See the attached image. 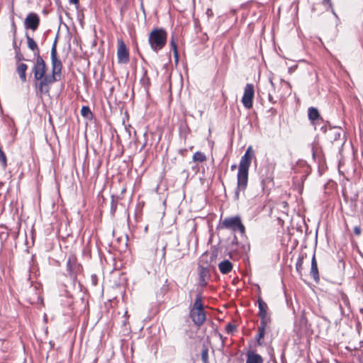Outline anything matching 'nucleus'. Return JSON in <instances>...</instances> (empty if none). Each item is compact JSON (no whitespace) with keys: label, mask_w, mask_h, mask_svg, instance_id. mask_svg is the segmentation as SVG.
Wrapping results in <instances>:
<instances>
[{"label":"nucleus","mask_w":363,"mask_h":363,"mask_svg":"<svg viewBox=\"0 0 363 363\" xmlns=\"http://www.w3.org/2000/svg\"><path fill=\"white\" fill-rule=\"evenodd\" d=\"M167 32L163 28H155L149 34L148 42L151 49L157 52L167 44Z\"/></svg>","instance_id":"obj_1"},{"label":"nucleus","mask_w":363,"mask_h":363,"mask_svg":"<svg viewBox=\"0 0 363 363\" xmlns=\"http://www.w3.org/2000/svg\"><path fill=\"white\" fill-rule=\"evenodd\" d=\"M59 80L60 79L52 73L35 79L33 82V84L35 89L36 95L42 96L43 94H49L51 85Z\"/></svg>","instance_id":"obj_2"},{"label":"nucleus","mask_w":363,"mask_h":363,"mask_svg":"<svg viewBox=\"0 0 363 363\" xmlns=\"http://www.w3.org/2000/svg\"><path fill=\"white\" fill-rule=\"evenodd\" d=\"M48 65L40 55L33 59V65L31 67L30 75L33 76V82L47 74Z\"/></svg>","instance_id":"obj_3"},{"label":"nucleus","mask_w":363,"mask_h":363,"mask_svg":"<svg viewBox=\"0 0 363 363\" xmlns=\"http://www.w3.org/2000/svg\"><path fill=\"white\" fill-rule=\"evenodd\" d=\"M67 276L75 283L77 279V276L83 271L82 265L77 262L75 256H69L67 261Z\"/></svg>","instance_id":"obj_4"},{"label":"nucleus","mask_w":363,"mask_h":363,"mask_svg":"<svg viewBox=\"0 0 363 363\" xmlns=\"http://www.w3.org/2000/svg\"><path fill=\"white\" fill-rule=\"evenodd\" d=\"M221 228L229 229L233 232L238 231L242 235L245 232V228L239 216L225 218L222 222Z\"/></svg>","instance_id":"obj_5"},{"label":"nucleus","mask_w":363,"mask_h":363,"mask_svg":"<svg viewBox=\"0 0 363 363\" xmlns=\"http://www.w3.org/2000/svg\"><path fill=\"white\" fill-rule=\"evenodd\" d=\"M248 183V172L238 170L237 174V187L235 191L234 198L235 200L239 199L240 192H244L247 189Z\"/></svg>","instance_id":"obj_6"},{"label":"nucleus","mask_w":363,"mask_h":363,"mask_svg":"<svg viewBox=\"0 0 363 363\" xmlns=\"http://www.w3.org/2000/svg\"><path fill=\"white\" fill-rule=\"evenodd\" d=\"M255 95L254 85L252 84H247L244 94L242 98V103L246 108H251L253 105V99Z\"/></svg>","instance_id":"obj_7"},{"label":"nucleus","mask_w":363,"mask_h":363,"mask_svg":"<svg viewBox=\"0 0 363 363\" xmlns=\"http://www.w3.org/2000/svg\"><path fill=\"white\" fill-rule=\"evenodd\" d=\"M117 58L119 64H127L130 60L128 49L122 39H118Z\"/></svg>","instance_id":"obj_8"},{"label":"nucleus","mask_w":363,"mask_h":363,"mask_svg":"<svg viewBox=\"0 0 363 363\" xmlns=\"http://www.w3.org/2000/svg\"><path fill=\"white\" fill-rule=\"evenodd\" d=\"M254 151L252 150V147H248L244 155L242 156L240 159L238 170L249 172V168L250 167L252 159L254 157Z\"/></svg>","instance_id":"obj_9"},{"label":"nucleus","mask_w":363,"mask_h":363,"mask_svg":"<svg viewBox=\"0 0 363 363\" xmlns=\"http://www.w3.org/2000/svg\"><path fill=\"white\" fill-rule=\"evenodd\" d=\"M40 19L39 16L34 12H30L24 20V27L35 31L39 27Z\"/></svg>","instance_id":"obj_10"},{"label":"nucleus","mask_w":363,"mask_h":363,"mask_svg":"<svg viewBox=\"0 0 363 363\" xmlns=\"http://www.w3.org/2000/svg\"><path fill=\"white\" fill-rule=\"evenodd\" d=\"M189 317L195 325L200 327L206 319V311L205 310L196 311L189 309Z\"/></svg>","instance_id":"obj_11"},{"label":"nucleus","mask_w":363,"mask_h":363,"mask_svg":"<svg viewBox=\"0 0 363 363\" xmlns=\"http://www.w3.org/2000/svg\"><path fill=\"white\" fill-rule=\"evenodd\" d=\"M308 117L311 124L315 126V128L324 121L318 108L313 106L308 108Z\"/></svg>","instance_id":"obj_12"},{"label":"nucleus","mask_w":363,"mask_h":363,"mask_svg":"<svg viewBox=\"0 0 363 363\" xmlns=\"http://www.w3.org/2000/svg\"><path fill=\"white\" fill-rule=\"evenodd\" d=\"M52 74L60 79L62 69V62L59 59L57 54L50 55Z\"/></svg>","instance_id":"obj_13"},{"label":"nucleus","mask_w":363,"mask_h":363,"mask_svg":"<svg viewBox=\"0 0 363 363\" xmlns=\"http://www.w3.org/2000/svg\"><path fill=\"white\" fill-rule=\"evenodd\" d=\"M25 37L27 40V45L29 50L33 52L34 58L38 57V55H40V49L35 40L30 37L28 33H26Z\"/></svg>","instance_id":"obj_14"},{"label":"nucleus","mask_w":363,"mask_h":363,"mask_svg":"<svg viewBox=\"0 0 363 363\" xmlns=\"http://www.w3.org/2000/svg\"><path fill=\"white\" fill-rule=\"evenodd\" d=\"M28 65L25 63H16V72L18 74L19 79L22 83H24L27 81L26 72L28 70Z\"/></svg>","instance_id":"obj_15"},{"label":"nucleus","mask_w":363,"mask_h":363,"mask_svg":"<svg viewBox=\"0 0 363 363\" xmlns=\"http://www.w3.org/2000/svg\"><path fill=\"white\" fill-rule=\"evenodd\" d=\"M310 274L311 277L313 279L315 282L318 283L320 280L319 277V272L318 269V264L315 259V253L313 255V257L311 259V271Z\"/></svg>","instance_id":"obj_16"},{"label":"nucleus","mask_w":363,"mask_h":363,"mask_svg":"<svg viewBox=\"0 0 363 363\" xmlns=\"http://www.w3.org/2000/svg\"><path fill=\"white\" fill-rule=\"evenodd\" d=\"M202 293L201 291L197 292L196 294L195 300L193 305L189 306V309L192 310H205L204 304L202 301Z\"/></svg>","instance_id":"obj_17"},{"label":"nucleus","mask_w":363,"mask_h":363,"mask_svg":"<svg viewBox=\"0 0 363 363\" xmlns=\"http://www.w3.org/2000/svg\"><path fill=\"white\" fill-rule=\"evenodd\" d=\"M218 269L221 274H227L233 269V264L228 259L220 262L218 264Z\"/></svg>","instance_id":"obj_18"},{"label":"nucleus","mask_w":363,"mask_h":363,"mask_svg":"<svg viewBox=\"0 0 363 363\" xmlns=\"http://www.w3.org/2000/svg\"><path fill=\"white\" fill-rule=\"evenodd\" d=\"M257 303H258V308H259L258 315L259 316H262V315H269L267 313L268 306L263 301V299L262 298V297L260 296H259V297H258Z\"/></svg>","instance_id":"obj_19"},{"label":"nucleus","mask_w":363,"mask_h":363,"mask_svg":"<svg viewBox=\"0 0 363 363\" xmlns=\"http://www.w3.org/2000/svg\"><path fill=\"white\" fill-rule=\"evenodd\" d=\"M262 357L253 352H248L246 363H262Z\"/></svg>","instance_id":"obj_20"},{"label":"nucleus","mask_w":363,"mask_h":363,"mask_svg":"<svg viewBox=\"0 0 363 363\" xmlns=\"http://www.w3.org/2000/svg\"><path fill=\"white\" fill-rule=\"evenodd\" d=\"M307 257L306 253L301 254L296 262V270L299 276H302L303 259Z\"/></svg>","instance_id":"obj_21"},{"label":"nucleus","mask_w":363,"mask_h":363,"mask_svg":"<svg viewBox=\"0 0 363 363\" xmlns=\"http://www.w3.org/2000/svg\"><path fill=\"white\" fill-rule=\"evenodd\" d=\"M199 278L210 279V269L208 266L199 265Z\"/></svg>","instance_id":"obj_22"},{"label":"nucleus","mask_w":363,"mask_h":363,"mask_svg":"<svg viewBox=\"0 0 363 363\" xmlns=\"http://www.w3.org/2000/svg\"><path fill=\"white\" fill-rule=\"evenodd\" d=\"M330 138L333 142L340 140L342 136V130L340 128H330Z\"/></svg>","instance_id":"obj_23"},{"label":"nucleus","mask_w":363,"mask_h":363,"mask_svg":"<svg viewBox=\"0 0 363 363\" xmlns=\"http://www.w3.org/2000/svg\"><path fill=\"white\" fill-rule=\"evenodd\" d=\"M143 74L140 79V83L147 90L150 86V79L147 76V70L145 68L143 67Z\"/></svg>","instance_id":"obj_24"},{"label":"nucleus","mask_w":363,"mask_h":363,"mask_svg":"<svg viewBox=\"0 0 363 363\" xmlns=\"http://www.w3.org/2000/svg\"><path fill=\"white\" fill-rule=\"evenodd\" d=\"M118 199V196H115L113 195L111 196L110 213L113 216L115 215V213L116 211Z\"/></svg>","instance_id":"obj_25"},{"label":"nucleus","mask_w":363,"mask_h":363,"mask_svg":"<svg viewBox=\"0 0 363 363\" xmlns=\"http://www.w3.org/2000/svg\"><path fill=\"white\" fill-rule=\"evenodd\" d=\"M81 115L88 119H92L93 113L88 106H83L81 109Z\"/></svg>","instance_id":"obj_26"},{"label":"nucleus","mask_w":363,"mask_h":363,"mask_svg":"<svg viewBox=\"0 0 363 363\" xmlns=\"http://www.w3.org/2000/svg\"><path fill=\"white\" fill-rule=\"evenodd\" d=\"M206 160V156L204 153L197 151L193 155V161L196 162H202Z\"/></svg>","instance_id":"obj_27"},{"label":"nucleus","mask_w":363,"mask_h":363,"mask_svg":"<svg viewBox=\"0 0 363 363\" xmlns=\"http://www.w3.org/2000/svg\"><path fill=\"white\" fill-rule=\"evenodd\" d=\"M9 236V233L6 227H0V240L1 242H6Z\"/></svg>","instance_id":"obj_28"},{"label":"nucleus","mask_w":363,"mask_h":363,"mask_svg":"<svg viewBox=\"0 0 363 363\" xmlns=\"http://www.w3.org/2000/svg\"><path fill=\"white\" fill-rule=\"evenodd\" d=\"M270 183L273 184L272 174L267 175L265 178H263V175H262L261 184L262 189H264V188Z\"/></svg>","instance_id":"obj_29"},{"label":"nucleus","mask_w":363,"mask_h":363,"mask_svg":"<svg viewBox=\"0 0 363 363\" xmlns=\"http://www.w3.org/2000/svg\"><path fill=\"white\" fill-rule=\"evenodd\" d=\"M13 28V48L16 52L17 50H21L20 46H18L16 43V28L14 22L12 23Z\"/></svg>","instance_id":"obj_30"},{"label":"nucleus","mask_w":363,"mask_h":363,"mask_svg":"<svg viewBox=\"0 0 363 363\" xmlns=\"http://www.w3.org/2000/svg\"><path fill=\"white\" fill-rule=\"evenodd\" d=\"M15 60L17 63H20L22 61H29L28 60L26 59L24 55L21 53V50H17L15 52Z\"/></svg>","instance_id":"obj_31"},{"label":"nucleus","mask_w":363,"mask_h":363,"mask_svg":"<svg viewBox=\"0 0 363 363\" xmlns=\"http://www.w3.org/2000/svg\"><path fill=\"white\" fill-rule=\"evenodd\" d=\"M201 360L203 363H209L208 362V350L207 347L203 348L201 351Z\"/></svg>","instance_id":"obj_32"},{"label":"nucleus","mask_w":363,"mask_h":363,"mask_svg":"<svg viewBox=\"0 0 363 363\" xmlns=\"http://www.w3.org/2000/svg\"><path fill=\"white\" fill-rule=\"evenodd\" d=\"M169 45H170L171 50H172L173 52H178L177 44V42L175 40V37L173 34L172 35V37H171Z\"/></svg>","instance_id":"obj_33"},{"label":"nucleus","mask_w":363,"mask_h":363,"mask_svg":"<svg viewBox=\"0 0 363 363\" xmlns=\"http://www.w3.org/2000/svg\"><path fill=\"white\" fill-rule=\"evenodd\" d=\"M265 330L258 328V333L257 335L256 339L259 345H261L260 340L264 337Z\"/></svg>","instance_id":"obj_34"},{"label":"nucleus","mask_w":363,"mask_h":363,"mask_svg":"<svg viewBox=\"0 0 363 363\" xmlns=\"http://www.w3.org/2000/svg\"><path fill=\"white\" fill-rule=\"evenodd\" d=\"M236 330V326L230 323H228L225 326V331L228 334H231Z\"/></svg>","instance_id":"obj_35"},{"label":"nucleus","mask_w":363,"mask_h":363,"mask_svg":"<svg viewBox=\"0 0 363 363\" xmlns=\"http://www.w3.org/2000/svg\"><path fill=\"white\" fill-rule=\"evenodd\" d=\"M57 40H58V33L57 34L55 38V40L52 43V48H51V52H50V55H56L57 54Z\"/></svg>","instance_id":"obj_36"},{"label":"nucleus","mask_w":363,"mask_h":363,"mask_svg":"<svg viewBox=\"0 0 363 363\" xmlns=\"http://www.w3.org/2000/svg\"><path fill=\"white\" fill-rule=\"evenodd\" d=\"M323 4L325 6H328L331 9V11L333 14L335 16L336 18H338L337 15L335 12L334 9H333V4L330 0H323Z\"/></svg>","instance_id":"obj_37"},{"label":"nucleus","mask_w":363,"mask_h":363,"mask_svg":"<svg viewBox=\"0 0 363 363\" xmlns=\"http://www.w3.org/2000/svg\"><path fill=\"white\" fill-rule=\"evenodd\" d=\"M350 211L352 213V215H354L355 213L357 212V203L356 202H350Z\"/></svg>","instance_id":"obj_38"},{"label":"nucleus","mask_w":363,"mask_h":363,"mask_svg":"<svg viewBox=\"0 0 363 363\" xmlns=\"http://www.w3.org/2000/svg\"><path fill=\"white\" fill-rule=\"evenodd\" d=\"M259 318L261 320L264 321L267 324L271 323L272 319L269 315L259 316Z\"/></svg>","instance_id":"obj_39"},{"label":"nucleus","mask_w":363,"mask_h":363,"mask_svg":"<svg viewBox=\"0 0 363 363\" xmlns=\"http://www.w3.org/2000/svg\"><path fill=\"white\" fill-rule=\"evenodd\" d=\"M218 256V252L216 250L212 251L210 256V262H214Z\"/></svg>","instance_id":"obj_40"},{"label":"nucleus","mask_w":363,"mask_h":363,"mask_svg":"<svg viewBox=\"0 0 363 363\" xmlns=\"http://www.w3.org/2000/svg\"><path fill=\"white\" fill-rule=\"evenodd\" d=\"M199 285L201 287H205L207 286L208 279H204V278H199Z\"/></svg>","instance_id":"obj_41"},{"label":"nucleus","mask_w":363,"mask_h":363,"mask_svg":"<svg viewBox=\"0 0 363 363\" xmlns=\"http://www.w3.org/2000/svg\"><path fill=\"white\" fill-rule=\"evenodd\" d=\"M359 199V191L355 193L353 196H352L350 199V202H356Z\"/></svg>","instance_id":"obj_42"},{"label":"nucleus","mask_w":363,"mask_h":363,"mask_svg":"<svg viewBox=\"0 0 363 363\" xmlns=\"http://www.w3.org/2000/svg\"><path fill=\"white\" fill-rule=\"evenodd\" d=\"M354 233L356 235H359L361 234V228H360L359 226H358V225L354 226Z\"/></svg>","instance_id":"obj_43"},{"label":"nucleus","mask_w":363,"mask_h":363,"mask_svg":"<svg viewBox=\"0 0 363 363\" xmlns=\"http://www.w3.org/2000/svg\"><path fill=\"white\" fill-rule=\"evenodd\" d=\"M230 245H231L232 246H233V245H238V238H237V236H236L235 235H234V236H233V240L231 241Z\"/></svg>","instance_id":"obj_44"},{"label":"nucleus","mask_w":363,"mask_h":363,"mask_svg":"<svg viewBox=\"0 0 363 363\" xmlns=\"http://www.w3.org/2000/svg\"><path fill=\"white\" fill-rule=\"evenodd\" d=\"M267 325L268 324L267 323L260 320V325L258 326V328L265 330Z\"/></svg>","instance_id":"obj_45"},{"label":"nucleus","mask_w":363,"mask_h":363,"mask_svg":"<svg viewBox=\"0 0 363 363\" xmlns=\"http://www.w3.org/2000/svg\"><path fill=\"white\" fill-rule=\"evenodd\" d=\"M359 350L362 352L363 353V342H359V346L358 347H354V350Z\"/></svg>","instance_id":"obj_46"},{"label":"nucleus","mask_w":363,"mask_h":363,"mask_svg":"<svg viewBox=\"0 0 363 363\" xmlns=\"http://www.w3.org/2000/svg\"><path fill=\"white\" fill-rule=\"evenodd\" d=\"M91 281L93 285L96 286L97 284V277L96 274L91 275Z\"/></svg>","instance_id":"obj_47"},{"label":"nucleus","mask_w":363,"mask_h":363,"mask_svg":"<svg viewBox=\"0 0 363 363\" xmlns=\"http://www.w3.org/2000/svg\"><path fill=\"white\" fill-rule=\"evenodd\" d=\"M173 53H174V57L175 63L177 64L178 62H179V52H174Z\"/></svg>","instance_id":"obj_48"},{"label":"nucleus","mask_w":363,"mask_h":363,"mask_svg":"<svg viewBox=\"0 0 363 363\" xmlns=\"http://www.w3.org/2000/svg\"><path fill=\"white\" fill-rule=\"evenodd\" d=\"M140 7L141 11H143V13H144L145 17H146L145 9L144 4H143V1H141V2H140Z\"/></svg>","instance_id":"obj_49"},{"label":"nucleus","mask_w":363,"mask_h":363,"mask_svg":"<svg viewBox=\"0 0 363 363\" xmlns=\"http://www.w3.org/2000/svg\"><path fill=\"white\" fill-rule=\"evenodd\" d=\"M206 15L208 16V17H211L213 16V11L212 9H208L206 10Z\"/></svg>","instance_id":"obj_50"},{"label":"nucleus","mask_w":363,"mask_h":363,"mask_svg":"<svg viewBox=\"0 0 363 363\" xmlns=\"http://www.w3.org/2000/svg\"><path fill=\"white\" fill-rule=\"evenodd\" d=\"M165 255H166V246L162 248V260L163 259L165 262Z\"/></svg>","instance_id":"obj_51"},{"label":"nucleus","mask_w":363,"mask_h":363,"mask_svg":"<svg viewBox=\"0 0 363 363\" xmlns=\"http://www.w3.org/2000/svg\"><path fill=\"white\" fill-rule=\"evenodd\" d=\"M218 336H219V338L220 339V340H221V342H222V346H224V344H225V337H224L223 336V335H222V334H220V333H218Z\"/></svg>","instance_id":"obj_52"},{"label":"nucleus","mask_w":363,"mask_h":363,"mask_svg":"<svg viewBox=\"0 0 363 363\" xmlns=\"http://www.w3.org/2000/svg\"><path fill=\"white\" fill-rule=\"evenodd\" d=\"M320 130L323 133H325L327 132V130H328V129H327V125H323L320 128Z\"/></svg>","instance_id":"obj_53"},{"label":"nucleus","mask_w":363,"mask_h":363,"mask_svg":"<svg viewBox=\"0 0 363 363\" xmlns=\"http://www.w3.org/2000/svg\"><path fill=\"white\" fill-rule=\"evenodd\" d=\"M359 200L363 205V189L359 191Z\"/></svg>","instance_id":"obj_54"},{"label":"nucleus","mask_w":363,"mask_h":363,"mask_svg":"<svg viewBox=\"0 0 363 363\" xmlns=\"http://www.w3.org/2000/svg\"><path fill=\"white\" fill-rule=\"evenodd\" d=\"M296 68H297V65H294L293 67H289V72L292 73L293 72H294L296 70Z\"/></svg>","instance_id":"obj_55"},{"label":"nucleus","mask_w":363,"mask_h":363,"mask_svg":"<svg viewBox=\"0 0 363 363\" xmlns=\"http://www.w3.org/2000/svg\"><path fill=\"white\" fill-rule=\"evenodd\" d=\"M69 1L70 4L78 5L79 2V0H69Z\"/></svg>","instance_id":"obj_56"},{"label":"nucleus","mask_w":363,"mask_h":363,"mask_svg":"<svg viewBox=\"0 0 363 363\" xmlns=\"http://www.w3.org/2000/svg\"><path fill=\"white\" fill-rule=\"evenodd\" d=\"M146 145H147V140H145V143H143V145H142V147H140L139 151L141 152L144 149V147L146 146Z\"/></svg>","instance_id":"obj_57"},{"label":"nucleus","mask_w":363,"mask_h":363,"mask_svg":"<svg viewBox=\"0 0 363 363\" xmlns=\"http://www.w3.org/2000/svg\"><path fill=\"white\" fill-rule=\"evenodd\" d=\"M139 56L140 57L141 60H142L145 63H147L146 60L145 59V57H143V55L141 53H139Z\"/></svg>","instance_id":"obj_58"},{"label":"nucleus","mask_w":363,"mask_h":363,"mask_svg":"<svg viewBox=\"0 0 363 363\" xmlns=\"http://www.w3.org/2000/svg\"><path fill=\"white\" fill-rule=\"evenodd\" d=\"M345 349H346L347 350L350 351V352H352V351H353V350H354V348L352 349V348H351V347H349V346L345 347Z\"/></svg>","instance_id":"obj_59"},{"label":"nucleus","mask_w":363,"mask_h":363,"mask_svg":"<svg viewBox=\"0 0 363 363\" xmlns=\"http://www.w3.org/2000/svg\"><path fill=\"white\" fill-rule=\"evenodd\" d=\"M236 168V165L235 164H233L231 166V169L233 170L234 169Z\"/></svg>","instance_id":"obj_60"},{"label":"nucleus","mask_w":363,"mask_h":363,"mask_svg":"<svg viewBox=\"0 0 363 363\" xmlns=\"http://www.w3.org/2000/svg\"><path fill=\"white\" fill-rule=\"evenodd\" d=\"M303 320L306 321V318L304 316H302L301 317V322H303Z\"/></svg>","instance_id":"obj_61"},{"label":"nucleus","mask_w":363,"mask_h":363,"mask_svg":"<svg viewBox=\"0 0 363 363\" xmlns=\"http://www.w3.org/2000/svg\"><path fill=\"white\" fill-rule=\"evenodd\" d=\"M269 100L270 101H272V96H271V94H269Z\"/></svg>","instance_id":"obj_62"},{"label":"nucleus","mask_w":363,"mask_h":363,"mask_svg":"<svg viewBox=\"0 0 363 363\" xmlns=\"http://www.w3.org/2000/svg\"><path fill=\"white\" fill-rule=\"evenodd\" d=\"M184 152H186V150H179V152H180L181 154H183V153H184Z\"/></svg>","instance_id":"obj_63"},{"label":"nucleus","mask_w":363,"mask_h":363,"mask_svg":"<svg viewBox=\"0 0 363 363\" xmlns=\"http://www.w3.org/2000/svg\"><path fill=\"white\" fill-rule=\"evenodd\" d=\"M342 195H343L345 199L347 200V196H346V195H345V194L344 192L342 193Z\"/></svg>","instance_id":"obj_64"}]
</instances>
